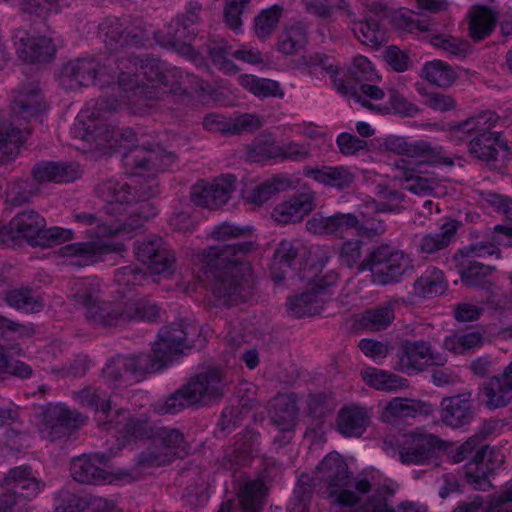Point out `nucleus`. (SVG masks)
Returning <instances> with one entry per match:
<instances>
[{
  "mask_svg": "<svg viewBox=\"0 0 512 512\" xmlns=\"http://www.w3.org/2000/svg\"><path fill=\"white\" fill-rule=\"evenodd\" d=\"M157 446L167 456L171 462L176 458H183L188 453V445L184 435L175 428L161 427L157 433Z\"/></svg>",
  "mask_w": 512,
  "mask_h": 512,
  "instance_id": "c03bdc74",
  "label": "nucleus"
},
{
  "mask_svg": "<svg viewBox=\"0 0 512 512\" xmlns=\"http://www.w3.org/2000/svg\"><path fill=\"white\" fill-rule=\"evenodd\" d=\"M197 334V328L186 321L162 327L151 353L132 356L118 355L102 370L103 378L112 386L139 382L146 375L158 372L177 360L184 349L190 348L189 336Z\"/></svg>",
  "mask_w": 512,
  "mask_h": 512,
  "instance_id": "f257e3e1",
  "label": "nucleus"
},
{
  "mask_svg": "<svg viewBox=\"0 0 512 512\" xmlns=\"http://www.w3.org/2000/svg\"><path fill=\"white\" fill-rule=\"evenodd\" d=\"M317 206V194L309 186H302L301 190L287 200L277 204L271 217L280 225L301 222Z\"/></svg>",
  "mask_w": 512,
  "mask_h": 512,
  "instance_id": "a211bd4d",
  "label": "nucleus"
},
{
  "mask_svg": "<svg viewBox=\"0 0 512 512\" xmlns=\"http://www.w3.org/2000/svg\"><path fill=\"white\" fill-rule=\"evenodd\" d=\"M233 46L224 39H211L206 44V51L212 63L225 73H235L238 69L230 60Z\"/></svg>",
  "mask_w": 512,
  "mask_h": 512,
  "instance_id": "5fc2aeb1",
  "label": "nucleus"
},
{
  "mask_svg": "<svg viewBox=\"0 0 512 512\" xmlns=\"http://www.w3.org/2000/svg\"><path fill=\"white\" fill-rule=\"evenodd\" d=\"M283 7L280 5H273L270 8L263 10L255 18V34L261 39H267L277 27L280 17L283 13Z\"/></svg>",
  "mask_w": 512,
  "mask_h": 512,
  "instance_id": "69168bd1",
  "label": "nucleus"
},
{
  "mask_svg": "<svg viewBox=\"0 0 512 512\" xmlns=\"http://www.w3.org/2000/svg\"><path fill=\"white\" fill-rule=\"evenodd\" d=\"M445 288L444 274L437 268L426 270L414 283L415 292L423 297L440 295Z\"/></svg>",
  "mask_w": 512,
  "mask_h": 512,
  "instance_id": "4d7b16f0",
  "label": "nucleus"
},
{
  "mask_svg": "<svg viewBox=\"0 0 512 512\" xmlns=\"http://www.w3.org/2000/svg\"><path fill=\"white\" fill-rule=\"evenodd\" d=\"M125 250L122 243H108L101 240L75 242L60 248V255L71 265L87 267L104 261L106 255L119 254Z\"/></svg>",
  "mask_w": 512,
  "mask_h": 512,
  "instance_id": "f3484780",
  "label": "nucleus"
},
{
  "mask_svg": "<svg viewBox=\"0 0 512 512\" xmlns=\"http://www.w3.org/2000/svg\"><path fill=\"white\" fill-rule=\"evenodd\" d=\"M300 243L295 240H282L273 255V269L292 268L300 250Z\"/></svg>",
  "mask_w": 512,
  "mask_h": 512,
  "instance_id": "774afa93",
  "label": "nucleus"
},
{
  "mask_svg": "<svg viewBox=\"0 0 512 512\" xmlns=\"http://www.w3.org/2000/svg\"><path fill=\"white\" fill-rule=\"evenodd\" d=\"M336 408L334 398L326 393L309 394L306 400V411L308 416L317 424L330 416Z\"/></svg>",
  "mask_w": 512,
  "mask_h": 512,
  "instance_id": "13d9d810",
  "label": "nucleus"
},
{
  "mask_svg": "<svg viewBox=\"0 0 512 512\" xmlns=\"http://www.w3.org/2000/svg\"><path fill=\"white\" fill-rule=\"evenodd\" d=\"M40 88L30 83L21 89L11 104V119L9 124L0 123V153L4 156L17 152L25 140V134H30L29 128H21L32 118H37L46 110Z\"/></svg>",
  "mask_w": 512,
  "mask_h": 512,
  "instance_id": "39448f33",
  "label": "nucleus"
},
{
  "mask_svg": "<svg viewBox=\"0 0 512 512\" xmlns=\"http://www.w3.org/2000/svg\"><path fill=\"white\" fill-rule=\"evenodd\" d=\"M4 301L9 307L24 313H39L44 308V301L39 292L29 286L7 290Z\"/></svg>",
  "mask_w": 512,
  "mask_h": 512,
  "instance_id": "58836bf2",
  "label": "nucleus"
},
{
  "mask_svg": "<svg viewBox=\"0 0 512 512\" xmlns=\"http://www.w3.org/2000/svg\"><path fill=\"white\" fill-rule=\"evenodd\" d=\"M430 43L438 49H442L451 57L465 58L470 52L469 42L447 34L428 35Z\"/></svg>",
  "mask_w": 512,
  "mask_h": 512,
  "instance_id": "e2e57ef3",
  "label": "nucleus"
},
{
  "mask_svg": "<svg viewBox=\"0 0 512 512\" xmlns=\"http://www.w3.org/2000/svg\"><path fill=\"white\" fill-rule=\"evenodd\" d=\"M482 437L475 435L461 445L449 451L453 463H460L469 459L466 475L468 481L474 484L477 490H487L491 487L488 473L493 469L491 458L493 450L488 445L481 444Z\"/></svg>",
  "mask_w": 512,
  "mask_h": 512,
  "instance_id": "9b49d317",
  "label": "nucleus"
},
{
  "mask_svg": "<svg viewBox=\"0 0 512 512\" xmlns=\"http://www.w3.org/2000/svg\"><path fill=\"white\" fill-rule=\"evenodd\" d=\"M479 396L482 402L490 409L507 406L512 400V362L503 373L491 377L480 388Z\"/></svg>",
  "mask_w": 512,
  "mask_h": 512,
  "instance_id": "4be33fe9",
  "label": "nucleus"
},
{
  "mask_svg": "<svg viewBox=\"0 0 512 512\" xmlns=\"http://www.w3.org/2000/svg\"><path fill=\"white\" fill-rule=\"evenodd\" d=\"M226 382L219 368H209L192 377L190 381L157 406L160 414H175L193 405L208 406L223 398Z\"/></svg>",
  "mask_w": 512,
  "mask_h": 512,
  "instance_id": "423d86ee",
  "label": "nucleus"
},
{
  "mask_svg": "<svg viewBox=\"0 0 512 512\" xmlns=\"http://www.w3.org/2000/svg\"><path fill=\"white\" fill-rule=\"evenodd\" d=\"M280 145L276 142L273 135L262 133L257 136L249 150V157L254 161H262L270 158H279Z\"/></svg>",
  "mask_w": 512,
  "mask_h": 512,
  "instance_id": "0e129e2a",
  "label": "nucleus"
},
{
  "mask_svg": "<svg viewBox=\"0 0 512 512\" xmlns=\"http://www.w3.org/2000/svg\"><path fill=\"white\" fill-rule=\"evenodd\" d=\"M483 337L479 332L455 334L446 337L444 348L454 354H464L476 347L481 346Z\"/></svg>",
  "mask_w": 512,
  "mask_h": 512,
  "instance_id": "338daca9",
  "label": "nucleus"
},
{
  "mask_svg": "<svg viewBox=\"0 0 512 512\" xmlns=\"http://www.w3.org/2000/svg\"><path fill=\"white\" fill-rule=\"evenodd\" d=\"M103 457L99 455L83 454L71 462L70 472L72 478L82 484H102L111 482V475L101 467Z\"/></svg>",
  "mask_w": 512,
  "mask_h": 512,
  "instance_id": "a878e982",
  "label": "nucleus"
},
{
  "mask_svg": "<svg viewBox=\"0 0 512 512\" xmlns=\"http://www.w3.org/2000/svg\"><path fill=\"white\" fill-rule=\"evenodd\" d=\"M383 146L386 151L409 158H421L423 162L436 163L443 159L442 147L432 146L425 140L409 143L404 138L390 136L384 140Z\"/></svg>",
  "mask_w": 512,
  "mask_h": 512,
  "instance_id": "b1692460",
  "label": "nucleus"
},
{
  "mask_svg": "<svg viewBox=\"0 0 512 512\" xmlns=\"http://www.w3.org/2000/svg\"><path fill=\"white\" fill-rule=\"evenodd\" d=\"M303 175L339 191L349 189L355 181V174L347 166H305Z\"/></svg>",
  "mask_w": 512,
  "mask_h": 512,
  "instance_id": "cd10ccee",
  "label": "nucleus"
},
{
  "mask_svg": "<svg viewBox=\"0 0 512 512\" xmlns=\"http://www.w3.org/2000/svg\"><path fill=\"white\" fill-rule=\"evenodd\" d=\"M309 25L304 20L293 21L279 34L277 49L286 56L297 54L308 41Z\"/></svg>",
  "mask_w": 512,
  "mask_h": 512,
  "instance_id": "4c0bfd02",
  "label": "nucleus"
},
{
  "mask_svg": "<svg viewBox=\"0 0 512 512\" xmlns=\"http://www.w3.org/2000/svg\"><path fill=\"white\" fill-rule=\"evenodd\" d=\"M99 113L92 112L91 119L81 123L77 130L82 131L81 138L99 150L114 148L118 145L119 139L123 134L116 127L110 126L104 121H97Z\"/></svg>",
  "mask_w": 512,
  "mask_h": 512,
  "instance_id": "393cba45",
  "label": "nucleus"
},
{
  "mask_svg": "<svg viewBox=\"0 0 512 512\" xmlns=\"http://www.w3.org/2000/svg\"><path fill=\"white\" fill-rule=\"evenodd\" d=\"M34 180L45 182H72L79 177V167L75 163L42 161L32 169Z\"/></svg>",
  "mask_w": 512,
  "mask_h": 512,
  "instance_id": "f704fd0d",
  "label": "nucleus"
},
{
  "mask_svg": "<svg viewBox=\"0 0 512 512\" xmlns=\"http://www.w3.org/2000/svg\"><path fill=\"white\" fill-rule=\"evenodd\" d=\"M9 229L18 238L33 247H51L75 238L71 229L51 227L46 229L45 219L34 210L19 212L9 222Z\"/></svg>",
  "mask_w": 512,
  "mask_h": 512,
  "instance_id": "6e6552de",
  "label": "nucleus"
},
{
  "mask_svg": "<svg viewBox=\"0 0 512 512\" xmlns=\"http://www.w3.org/2000/svg\"><path fill=\"white\" fill-rule=\"evenodd\" d=\"M497 22L496 13L489 7L477 6L470 12V36L480 41L491 34Z\"/></svg>",
  "mask_w": 512,
  "mask_h": 512,
  "instance_id": "49530a36",
  "label": "nucleus"
},
{
  "mask_svg": "<svg viewBox=\"0 0 512 512\" xmlns=\"http://www.w3.org/2000/svg\"><path fill=\"white\" fill-rule=\"evenodd\" d=\"M254 243L243 241L210 246L203 251L204 273L213 294L232 305L245 301L250 289V267L246 256Z\"/></svg>",
  "mask_w": 512,
  "mask_h": 512,
  "instance_id": "7ed1b4c3",
  "label": "nucleus"
},
{
  "mask_svg": "<svg viewBox=\"0 0 512 512\" xmlns=\"http://www.w3.org/2000/svg\"><path fill=\"white\" fill-rule=\"evenodd\" d=\"M361 375L369 386L381 391H393L406 385L405 379L376 368L363 370Z\"/></svg>",
  "mask_w": 512,
  "mask_h": 512,
  "instance_id": "6e6d98bb",
  "label": "nucleus"
},
{
  "mask_svg": "<svg viewBox=\"0 0 512 512\" xmlns=\"http://www.w3.org/2000/svg\"><path fill=\"white\" fill-rule=\"evenodd\" d=\"M433 412V406L427 402L408 399L393 398L382 411L381 419L384 422L414 418L417 415H430Z\"/></svg>",
  "mask_w": 512,
  "mask_h": 512,
  "instance_id": "72a5a7b5",
  "label": "nucleus"
},
{
  "mask_svg": "<svg viewBox=\"0 0 512 512\" xmlns=\"http://www.w3.org/2000/svg\"><path fill=\"white\" fill-rule=\"evenodd\" d=\"M408 256L400 249L383 243L373 247L359 266V272L371 271L378 285L396 283L409 267Z\"/></svg>",
  "mask_w": 512,
  "mask_h": 512,
  "instance_id": "9d476101",
  "label": "nucleus"
},
{
  "mask_svg": "<svg viewBox=\"0 0 512 512\" xmlns=\"http://www.w3.org/2000/svg\"><path fill=\"white\" fill-rule=\"evenodd\" d=\"M498 120L495 112L487 110L472 116L450 129L451 138L455 141H464L466 138L495 134L492 131Z\"/></svg>",
  "mask_w": 512,
  "mask_h": 512,
  "instance_id": "c756f323",
  "label": "nucleus"
},
{
  "mask_svg": "<svg viewBox=\"0 0 512 512\" xmlns=\"http://www.w3.org/2000/svg\"><path fill=\"white\" fill-rule=\"evenodd\" d=\"M461 223L451 220L444 223L439 232L426 234L421 237L418 247L421 253L433 254L446 248L454 239Z\"/></svg>",
  "mask_w": 512,
  "mask_h": 512,
  "instance_id": "a19ab883",
  "label": "nucleus"
},
{
  "mask_svg": "<svg viewBox=\"0 0 512 512\" xmlns=\"http://www.w3.org/2000/svg\"><path fill=\"white\" fill-rule=\"evenodd\" d=\"M260 434L253 429H245L233 447L228 448L223 456L224 467L233 469L243 465L254 453L259 450Z\"/></svg>",
  "mask_w": 512,
  "mask_h": 512,
  "instance_id": "7c9ffc66",
  "label": "nucleus"
},
{
  "mask_svg": "<svg viewBox=\"0 0 512 512\" xmlns=\"http://www.w3.org/2000/svg\"><path fill=\"white\" fill-rule=\"evenodd\" d=\"M312 481L315 488H325L324 493L342 506H354L360 501L355 492L347 489L351 483V472L337 452L329 453L318 464Z\"/></svg>",
  "mask_w": 512,
  "mask_h": 512,
  "instance_id": "0eeeda50",
  "label": "nucleus"
},
{
  "mask_svg": "<svg viewBox=\"0 0 512 512\" xmlns=\"http://www.w3.org/2000/svg\"><path fill=\"white\" fill-rule=\"evenodd\" d=\"M412 164V161H408L404 158L396 160L395 167L400 171L398 176L404 178L407 182H410L408 190L411 192L418 195L430 194L437 185L435 179L416 175Z\"/></svg>",
  "mask_w": 512,
  "mask_h": 512,
  "instance_id": "de8ad7c7",
  "label": "nucleus"
},
{
  "mask_svg": "<svg viewBox=\"0 0 512 512\" xmlns=\"http://www.w3.org/2000/svg\"><path fill=\"white\" fill-rule=\"evenodd\" d=\"M336 279V274L329 275L328 280H326V278L322 279L320 281L321 283L311 291L291 297L288 301L289 314L296 318L319 314L325 303L322 295L325 293V289L328 286L334 284Z\"/></svg>",
  "mask_w": 512,
  "mask_h": 512,
  "instance_id": "5701e85b",
  "label": "nucleus"
},
{
  "mask_svg": "<svg viewBox=\"0 0 512 512\" xmlns=\"http://www.w3.org/2000/svg\"><path fill=\"white\" fill-rule=\"evenodd\" d=\"M4 485L7 492L0 495V512H12L16 506H25L45 487L27 465L10 469L4 478Z\"/></svg>",
  "mask_w": 512,
  "mask_h": 512,
  "instance_id": "f8f14e48",
  "label": "nucleus"
},
{
  "mask_svg": "<svg viewBox=\"0 0 512 512\" xmlns=\"http://www.w3.org/2000/svg\"><path fill=\"white\" fill-rule=\"evenodd\" d=\"M158 153L145 147L138 146L130 149L123 156V164L133 174H140V171L155 172L158 170Z\"/></svg>",
  "mask_w": 512,
  "mask_h": 512,
  "instance_id": "a18cd8bd",
  "label": "nucleus"
},
{
  "mask_svg": "<svg viewBox=\"0 0 512 512\" xmlns=\"http://www.w3.org/2000/svg\"><path fill=\"white\" fill-rule=\"evenodd\" d=\"M299 409L296 401L283 397L278 399L272 421L281 432H293L298 419Z\"/></svg>",
  "mask_w": 512,
  "mask_h": 512,
  "instance_id": "3c124183",
  "label": "nucleus"
},
{
  "mask_svg": "<svg viewBox=\"0 0 512 512\" xmlns=\"http://www.w3.org/2000/svg\"><path fill=\"white\" fill-rule=\"evenodd\" d=\"M454 259L457 262V271L463 284L469 287L479 286L487 290L490 289L492 283L486 280V277L496 270L495 266L484 265L473 258L458 254H455Z\"/></svg>",
  "mask_w": 512,
  "mask_h": 512,
  "instance_id": "c9c22d12",
  "label": "nucleus"
},
{
  "mask_svg": "<svg viewBox=\"0 0 512 512\" xmlns=\"http://www.w3.org/2000/svg\"><path fill=\"white\" fill-rule=\"evenodd\" d=\"M393 319L394 312L392 306L384 304L366 310L360 318V324L364 329L380 331L387 328Z\"/></svg>",
  "mask_w": 512,
  "mask_h": 512,
  "instance_id": "680f3d73",
  "label": "nucleus"
},
{
  "mask_svg": "<svg viewBox=\"0 0 512 512\" xmlns=\"http://www.w3.org/2000/svg\"><path fill=\"white\" fill-rule=\"evenodd\" d=\"M354 35L364 45L378 49L386 42V33L373 18L356 21L352 28Z\"/></svg>",
  "mask_w": 512,
  "mask_h": 512,
  "instance_id": "603ef678",
  "label": "nucleus"
},
{
  "mask_svg": "<svg viewBox=\"0 0 512 512\" xmlns=\"http://www.w3.org/2000/svg\"><path fill=\"white\" fill-rule=\"evenodd\" d=\"M201 10L202 5L198 1H190L186 5L185 12L175 21L176 27H169L168 36L173 45H186L193 39L197 32L196 25L200 22Z\"/></svg>",
  "mask_w": 512,
  "mask_h": 512,
  "instance_id": "473e14b6",
  "label": "nucleus"
},
{
  "mask_svg": "<svg viewBox=\"0 0 512 512\" xmlns=\"http://www.w3.org/2000/svg\"><path fill=\"white\" fill-rule=\"evenodd\" d=\"M163 242L161 237L155 235L135 241L133 245L136 258L150 270L163 269L159 263L153 261Z\"/></svg>",
  "mask_w": 512,
  "mask_h": 512,
  "instance_id": "bf43d9fd",
  "label": "nucleus"
},
{
  "mask_svg": "<svg viewBox=\"0 0 512 512\" xmlns=\"http://www.w3.org/2000/svg\"><path fill=\"white\" fill-rule=\"evenodd\" d=\"M421 76L430 83L440 87L450 86L456 78V74L451 66L441 60L425 63Z\"/></svg>",
  "mask_w": 512,
  "mask_h": 512,
  "instance_id": "052dcab7",
  "label": "nucleus"
},
{
  "mask_svg": "<svg viewBox=\"0 0 512 512\" xmlns=\"http://www.w3.org/2000/svg\"><path fill=\"white\" fill-rule=\"evenodd\" d=\"M235 184L236 177L232 174L223 175L213 182L201 180L192 187L191 200L197 206L218 209L229 200Z\"/></svg>",
  "mask_w": 512,
  "mask_h": 512,
  "instance_id": "6ab92c4d",
  "label": "nucleus"
},
{
  "mask_svg": "<svg viewBox=\"0 0 512 512\" xmlns=\"http://www.w3.org/2000/svg\"><path fill=\"white\" fill-rule=\"evenodd\" d=\"M13 40L19 58L30 63L50 61L56 51L50 38L30 37L24 30L15 31Z\"/></svg>",
  "mask_w": 512,
  "mask_h": 512,
  "instance_id": "412c9836",
  "label": "nucleus"
},
{
  "mask_svg": "<svg viewBox=\"0 0 512 512\" xmlns=\"http://www.w3.org/2000/svg\"><path fill=\"white\" fill-rule=\"evenodd\" d=\"M431 345L426 341H405L399 354L398 369L408 375L422 372L428 365Z\"/></svg>",
  "mask_w": 512,
  "mask_h": 512,
  "instance_id": "2f4dec72",
  "label": "nucleus"
},
{
  "mask_svg": "<svg viewBox=\"0 0 512 512\" xmlns=\"http://www.w3.org/2000/svg\"><path fill=\"white\" fill-rule=\"evenodd\" d=\"M101 291V280L94 276L71 282V301L85 310V319L95 328H125L130 323L159 318L158 305L149 299L105 301L99 298Z\"/></svg>",
  "mask_w": 512,
  "mask_h": 512,
  "instance_id": "f03ea898",
  "label": "nucleus"
},
{
  "mask_svg": "<svg viewBox=\"0 0 512 512\" xmlns=\"http://www.w3.org/2000/svg\"><path fill=\"white\" fill-rule=\"evenodd\" d=\"M240 85L259 98L279 97L284 96L280 84L277 81L259 78L254 75H241L239 77Z\"/></svg>",
  "mask_w": 512,
  "mask_h": 512,
  "instance_id": "864d4df0",
  "label": "nucleus"
},
{
  "mask_svg": "<svg viewBox=\"0 0 512 512\" xmlns=\"http://www.w3.org/2000/svg\"><path fill=\"white\" fill-rule=\"evenodd\" d=\"M500 136V133H495L471 138L469 141L470 153L482 161H497L500 152L504 154L508 150L507 143L502 141Z\"/></svg>",
  "mask_w": 512,
  "mask_h": 512,
  "instance_id": "ea45409f",
  "label": "nucleus"
},
{
  "mask_svg": "<svg viewBox=\"0 0 512 512\" xmlns=\"http://www.w3.org/2000/svg\"><path fill=\"white\" fill-rule=\"evenodd\" d=\"M99 30L110 52H118L127 47H144L151 35L146 23L132 16H109L99 24Z\"/></svg>",
  "mask_w": 512,
  "mask_h": 512,
  "instance_id": "1a4fd4ad",
  "label": "nucleus"
},
{
  "mask_svg": "<svg viewBox=\"0 0 512 512\" xmlns=\"http://www.w3.org/2000/svg\"><path fill=\"white\" fill-rule=\"evenodd\" d=\"M77 398L82 406L96 412L98 426L104 431H114L118 439L129 442L153 435V429L146 419L134 417L124 409L112 413L108 395L103 390L87 387L77 393Z\"/></svg>",
  "mask_w": 512,
  "mask_h": 512,
  "instance_id": "20e7f679",
  "label": "nucleus"
},
{
  "mask_svg": "<svg viewBox=\"0 0 512 512\" xmlns=\"http://www.w3.org/2000/svg\"><path fill=\"white\" fill-rule=\"evenodd\" d=\"M266 487L262 480H246L238 493L241 512H260L264 504Z\"/></svg>",
  "mask_w": 512,
  "mask_h": 512,
  "instance_id": "37998d69",
  "label": "nucleus"
},
{
  "mask_svg": "<svg viewBox=\"0 0 512 512\" xmlns=\"http://www.w3.org/2000/svg\"><path fill=\"white\" fill-rule=\"evenodd\" d=\"M140 57H134L132 55L119 57L117 59L108 58V66L111 64L116 65L117 76L115 79H118L117 87L124 92H132L134 95L139 96L144 99L157 98L151 89L154 88L153 85L140 84L138 79V70L140 65ZM108 71L116 72L113 69H108ZM114 86L116 85L113 84Z\"/></svg>",
  "mask_w": 512,
  "mask_h": 512,
  "instance_id": "aec40b11",
  "label": "nucleus"
},
{
  "mask_svg": "<svg viewBox=\"0 0 512 512\" xmlns=\"http://www.w3.org/2000/svg\"><path fill=\"white\" fill-rule=\"evenodd\" d=\"M471 393L446 397L441 401V420L448 426L458 428L473 419Z\"/></svg>",
  "mask_w": 512,
  "mask_h": 512,
  "instance_id": "c85d7f7f",
  "label": "nucleus"
},
{
  "mask_svg": "<svg viewBox=\"0 0 512 512\" xmlns=\"http://www.w3.org/2000/svg\"><path fill=\"white\" fill-rule=\"evenodd\" d=\"M443 448L444 442L438 436L413 432L405 435L399 449V456L403 464L437 465V459Z\"/></svg>",
  "mask_w": 512,
  "mask_h": 512,
  "instance_id": "dca6fc26",
  "label": "nucleus"
},
{
  "mask_svg": "<svg viewBox=\"0 0 512 512\" xmlns=\"http://www.w3.org/2000/svg\"><path fill=\"white\" fill-rule=\"evenodd\" d=\"M95 192L99 198L106 202L105 212L111 216L121 215L126 211L128 205L145 201L156 194L152 185H140L137 188L130 183L119 182L116 179L99 183L95 187Z\"/></svg>",
  "mask_w": 512,
  "mask_h": 512,
  "instance_id": "4468645a",
  "label": "nucleus"
},
{
  "mask_svg": "<svg viewBox=\"0 0 512 512\" xmlns=\"http://www.w3.org/2000/svg\"><path fill=\"white\" fill-rule=\"evenodd\" d=\"M60 84L66 89L115 84L114 72L95 58H79L66 63L60 72Z\"/></svg>",
  "mask_w": 512,
  "mask_h": 512,
  "instance_id": "ddd939ff",
  "label": "nucleus"
},
{
  "mask_svg": "<svg viewBox=\"0 0 512 512\" xmlns=\"http://www.w3.org/2000/svg\"><path fill=\"white\" fill-rule=\"evenodd\" d=\"M356 227H359V220L352 213H337L328 217L315 214L306 222L307 231L315 235L342 236Z\"/></svg>",
  "mask_w": 512,
  "mask_h": 512,
  "instance_id": "bb28decb",
  "label": "nucleus"
},
{
  "mask_svg": "<svg viewBox=\"0 0 512 512\" xmlns=\"http://www.w3.org/2000/svg\"><path fill=\"white\" fill-rule=\"evenodd\" d=\"M83 422L80 413L63 404H48L43 408L38 423V432L43 440L54 442L70 435Z\"/></svg>",
  "mask_w": 512,
  "mask_h": 512,
  "instance_id": "2eb2a0df",
  "label": "nucleus"
},
{
  "mask_svg": "<svg viewBox=\"0 0 512 512\" xmlns=\"http://www.w3.org/2000/svg\"><path fill=\"white\" fill-rule=\"evenodd\" d=\"M72 220L80 227L85 228V234L89 238L101 239L117 235L119 229L107 224L101 217L94 213L75 210Z\"/></svg>",
  "mask_w": 512,
  "mask_h": 512,
  "instance_id": "79ce46f5",
  "label": "nucleus"
},
{
  "mask_svg": "<svg viewBox=\"0 0 512 512\" xmlns=\"http://www.w3.org/2000/svg\"><path fill=\"white\" fill-rule=\"evenodd\" d=\"M290 186L291 181L289 178L285 175L278 174L256 186L247 199L250 203L261 206L273 195L287 190Z\"/></svg>",
  "mask_w": 512,
  "mask_h": 512,
  "instance_id": "8fccbe9b",
  "label": "nucleus"
},
{
  "mask_svg": "<svg viewBox=\"0 0 512 512\" xmlns=\"http://www.w3.org/2000/svg\"><path fill=\"white\" fill-rule=\"evenodd\" d=\"M369 422V415L364 408L356 405L344 406L338 412L336 428L345 437H360Z\"/></svg>",
  "mask_w": 512,
  "mask_h": 512,
  "instance_id": "e433bc0d",
  "label": "nucleus"
},
{
  "mask_svg": "<svg viewBox=\"0 0 512 512\" xmlns=\"http://www.w3.org/2000/svg\"><path fill=\"white\" fill-rule=\"evenodd\" d=\"M163 87L168 88L171 92H184L185 84H190L192 89L205 90L204 82L192 73H184L180 68L165 67L160 82Z\"/></svg>",
  "mask_w": 512,
  "mask_h": 512,
  "instance_id": "09e8293b",
  "label": "nucleus"
}]
</instances>
